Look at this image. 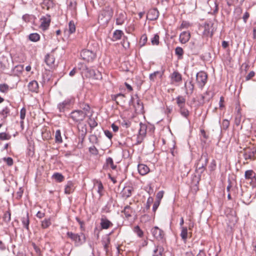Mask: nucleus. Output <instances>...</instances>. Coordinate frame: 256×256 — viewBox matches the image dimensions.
I'll use <instances>...</instances> for the list:
<instances>
[{
  "label": "nucleus",
  "mask_w": 256,
  "mask_h": 256,
  "mask_svg": "<svg viewBox=\"0 0 256 256\" xmlns=\"http://www.w3.org/2000/svg\"><path fill=\"white\" fill-rule=\"evenodd\" d=\"M67 236L74 242L75 246H78L82 245L85 242V236L83 233L80 234H74L72 232H68L66 233Z\"/></svg>",
  "instance_id": "1"
},
{
  "label": "nucleus",
  "mask_w": 256,
  "mask_h": 256,
  "mask_svg": "<svg viewBox=\"0 0 256 256\" xmlns=\"http://www.w3.org/2000/svg\"><path fill=\"white\" fill-rule=\"evenodd\" d=\"M113 16V10L110 7L106 8L102 12L101 14L98 17V20L103 24H107L112 18Z\"/></svg>",
  "instance_id": "2"
},
{
  "label": "nucleus",
  "mask_w": 256,
  "mask_h": 256,
  "mask_svg": "<svg viewBox=\"0 0 256 256\" xmlns=\"http://www.w3.org/2000/svg\"><path fill=\"white\" fill-rule=\"evenodd\" d=\"M80 56L84 60L88 62H90L94 60L96 58V53L92 50H83L80 53Z\"/></svg>",
  "instance_id": "3"
},
{
  "label": "nucleus",
  "mask_w": 256,
  "mask_h": 256,
  "mask_svg": "<svg viewBox=\"0 0 256 256\" xmlns=\"http://www.w3.org/2000/svg\"><path fill=\"white\" fill-rule=\"evenodd\" d=\"M207 78V74L204 72L201 71L196 74V80L198 86L200 88H202L206 84Z\"/></svg>",
  "instance_id": "4"
},
{
  "label": "nucleus",
  "mask_w": 256,
  "mask_h": 256,
  "mask_svg": "<svg viewBox=\"0 0 256 256\" xmlns=\"http://www.w3.org/2000/svg\"><path fill=\"white\" fill-rule=\"evenodd\" d=\"M86 116V112H82V110H76L70 114L71 118L76 122L82 121Z\"/></svg>",
  "instance_id": "5"
},
{
  "label": "nucleus",
  "mask_w": 256,
  "mask_h": 256,
  "mask_svg": "<svg viewBox=\"0 0 256 256\" xmlns=\"http://www.w3.org/2000/svg\"><path fill=\"white\" fill-rule=\"evenodd\" d=\"M151 232L154 238L158 240L163 241L164 239V232L156 226L152 228Z\"/></svg>",
  "instance_id": "6"
},
{
  "label": "nucleus",
  "mask_w": 256,
  "mask_h": 256,
  "mask_svg": "<svg viewBox=\"0 0 256 256\" xmlns=\"http://www.w3.org/2000/svg\"><path fill=\"white\" fill-rule=\"evenodd\" d=\"M244 157L246 160H255V154L256 152V150L254 147L252 148H246L244 149Z\"/></svg>",
  "instance_id": "7"
},
{
  "label": "nucleus",
  "mask_w": 256,
  "mask_h": 256,
  "mask_svg": "<svg viewBox=\"0 0 256 256\" xmlns=\"http://www.w3.org/2000/svg\"><path fill=\"white\" fill-rule=\"evenodd\" d=\"M40 28L42 30H46L50 24V16H43L40 18Z\"/></svg>",
  "instance_id": "8"
},
{
  "label": "nucleus",
  "mask_w": 256,
  "mask_h": 256,
  "mask_svg": "<svg viewBox=\"0 0 256 256\" xmlns=\"http://www.w3.org/2000/svg\"><path fill=\"white\" fill-rule=\"evenodd\" d=\"M71 100L69 99L65 100L58 105V108L60 112H64L66 109L70 108Z\"/></svg>",
  "instance_id": "9"
},
{
  "label": "nucleus",
  "mask_w": 256,
  "mask_h": 256,
  "mask_svg": "<svg viewBox=\"0 0 256 256\" xmlns=\"http://www.w3.org/2000/svg\"><path fill=\"white\" fill-rule=\"evenodd\" d=\"M11 60H9L7 58L3 57L0 61V68L2 70L9 69L11 65Z\"/></svg>",
  "instance_id": "10"
},
{
  "label": "nucleus",
  "mask_w": 256,
  "mask_h": 256,
  "mask_svg": "<svg viewBox=\"0 0 256 256\" xmlns=\"http://www.w3.org/2000/svg\"><path fill=\"white\" fill-rule=\"evenodd\" d=\"M203 159V158L202 157L201 159L200 160L199 162L197 164L196 167V171L197 172L201 174L205 170V166L206 165V164L208 163V160L207 158H204V164L202 163L200 164V162L202 161Z\"/></svg>",
  "instance_id": "11"
},
{
  "label": "nucleus",
  "mask_w": 256,
  "mask_h": 256,
  "mask_svg": "<svg viewBox=\"0 0 256 256\" xmlns=\"http://www.w3.org/2000/svg\"><path fill=\"white\" fill-rule=\"evenodd\" d=\"M159 12L156 8H152L149 10L147 14V18L150 20H154L158 18Z\"/></svg>",
  "instance_id": "12"
},
{
  "label": "nucleus",
  "mask_w": 256,
  "mask_h": 256,
  "mask_svg": "<svg viewBox=\"0 0 256 256\" xmlns=\"http://www.w3.org/2000/svg\"><path fill=\"white\" fill-rule=\"evenodd\" d=\"M82 73L84 74L86 77H94L96 79L98 78V77H96V74L95 70L88 67H84L82 70Z\"/></svg>",
  "instance_id": "13"
},
{
  "label": "nucleus",
  "mask_w": 256,
  "mask_h": 256,
  "mask_svg": "<svg viewBox=\"0 0 256 256\" xmlns=\"http://www.w3.org/2000/svg\"><path fill=\"white\" fill-rule=\"evenodd\" d=\"M146 133V126L145 124L140 123L138 130V138L142 140Z\"/></svg>",
  "instance_id": "14"
},
{
  "label": "nucleus",
  "mask_w": 256,
  "mask_h": 256,
  "mask_svg": "<svg viewBox=\"0 0 256 256\" xmlns=\"http://www.w3.org/2000/svg\"><path fill=\"white\" fill-rule=\"evenodd\" d=\"M100 226L102 229H108L113 226L112 223L106 218H100Z\"/></svg>",
  "instance_id": "15"
},
{
  "label": "nucleus",
  "mask_w": 256,
  "mask_h": 256,
  "mask_svg": "<svg viewBox=\"0 0 256 256\" xmlns=\"http://www.w3.org/2000/svg\"><path fill=\"white\" fill-rule=\"evenodd\" d=\"M208 4L210 8L211 14H216L218 11V4L216 0H208Z\"/></svg>",
  "instance_id": "16"
},
{
  "label": "nucleus",
  "mask_w": 256,
  "mask_h": 256,
  "mask_svg": "<svg viewBox=\"0 0 256 256\" xmlns=\"http://www.w3.org/2000/svg\"><path fill=\"white\" fill-rule=\"evenodd\" d=\"M123 212L127 218H130L132 214L134 212V208L129 205L126 206L124 210L122 212Z\"/></svg>",
  "instance_id": "17"
},
{
  "label": "nucleus",
  "mask_w": 256,
  "mask_h": 256,
  "mask_svg": "<svg viewBox=\"0 0 256 256\" xmlns=\"http://www.w3.org/2000/svg\"><path fill=\"white\" fill-rule=\"evenodd\" d=\"M75 189L74 183L72 181H68L65 186L64 193L66 194H70L72 193Z\"/></svg>",
  "instance_id": "18"
},
{
  "label": "nucleus",
  "mask_w": 256,
  "mask_h": 256,
  "mask_svg": "<svg viewBox=\"0 0 256 256\" xmlns=\"http://www.w3.org/2000/svg\"><path fill=\"white\" fill-rule=\"evenodd\" d=\"M10 104L5 106L0 112V116L3 119L6 118L10 114Z\"/></svg>",
  "instance_id": "19"
},
{
  "label": "nucleus",
  "mask_w": 256,
  "mask_h": 256,
  "mask_svg": "<svg viewBox=\"0 0 256 256\" xmlns=\"http://www.w3.org/2000/svg\"><path fill=\"white\" fill-rule=\"evenodd\" d=\"M190 34L188 32H184L180 36V40L182 44H186L190 38Z\"/></svg>",
  "instance_id": "20"
},
{
  "label": "nucleus",
  "mask_w": 256,
  "mask_h": 256,
  "mask_svg": "<svg viewBox=\"0 0 256 256\" xmlns=\"http://www.w3.org/2000/svg\"><path fill=\"white\" fill-rule=\"evenodd\" d=\"M138 168V172L142 176L146 175L150 172L148 167L144 164H139Z\"/></svg>",
  "instance_id": "21"
},
{
  "label": "nucleus",
  "mask_w": 256,
  "mask_h": 256,
  "mask_svg": "<svg viewBox=\"0 0 256 256\" xmlns=\"http://www.w3.org/2000/svg\"><path fill=\"white\" fill-rule=\"evenodd\" d=\"M184 86L186 88V92L187 94H192L194 90V84L192 81L187 82H185Z\"/></svg>",
  "instance_id": "22"
},
{
  "label": "nucleus",
  "mask_w": 256,
  "mask_h": 256,
  "mask_svg": "<svg viewBox=\"0 0 256 256\" xmlns=\"http://www.w3.org/2000/svg\"><path fill=\"white\" fill-rule=\"evenodd\" d=\"M28 90L32 92H37L38 89V84L36 81L32 80L28 84Z\"/></svg>",
  "instance_id": "23"
},
{
  "label": "nucleus",
  "mask_w": 256,
  "mask_h": 256,
  "mask_svg": "<svg viewBox=\"0 0 256 256\" xmlns=\"http://www.w3.org/2000/svg\"><path fill=\"white\" fill-rule=\"evenodd\" d=\"M152 256H164V248L162 246H158L154 250Z\"/></svg>",
  "instance_id": "24"
},
{
  "label": "nucleus",
  "mask_w": 256,
  "mask_h": 256,
  "mask_svg": "<svg viewBox=\"0 0 256 256\" xmlns=\"http://www.w3.org/2000/svg\"><path fill=\"white\" fill-rule=\"evenodd\" d=\"M212 26L209 24L206 23L204 26V32L203 34L206 36H210L212 35V31L211 30Z\"/></svg>",
  "instance_id": "25"
},
{
  "label": "nucleus",
  "mask_w": 256,
  "mask_h": 256,
  "mask_svg": "<svg viewBox=\"0 0 256 256\" xmlns=\"http://www.w3.org/2000/svg\"><path fill=\"white\" fill-rule=\"evenodd\" d=\"M21 220L24 227L27 230H29L30 218L28 213L22 218Z\"/></svg>",
  "instance_id": "26"
},
{
  "label": "nucleus",
  "mask_w": 256,
  "mask_h": 256,
  "mask_svg": "<svg viewBox=\"0 0 256 256\" xmlns=\"http://www.w3.org/2000/svg\"><path fill=\"white\" fill-rule=\"evenodd\" d=\"M132 192V188L130 186H126L123 188L122 192V194L124 198H126L131 196Z\"/></svg>",
  "instance_id": "27"
},
{
  "label": "nucleus",
  "mask_w": 256,
  "mask_h": 256,
  "mask_svg": "<svg viewBox=\"0 0 256 256\" xmlns=\"http://www.w3.org/2000/svg\"><path fill=\"white\" fill-rule=\"evenodd\" d=\"M54 56L48 54L46 56L45 62L48 66H52L54 64Z\"/></svg>",
  "instance_id": "28"
},
{
  "label": "nucleus",
  "mask_w": 256,
  "mask_h": 256,
  "mask_svg": "<svg viewBox=\"0 0 256 256\" xmlns=\"http://www.w3.org/2000/svg\"><path fill=\"white\" fill-rule=\"evenodd\" d=\"M125 96L124 94H118L112 96V99L115 100L116 102L118 104L120 102H124V98Z\"/></svg>",
  "instance_id": "29"
},
{
  "label": "nucleus",
  "mask_w": 256,
  "mask_h": 256,
  "mask_svg": "<svg viewBox=\"0 0 256 256\" xmlns=\"http://www.w3.org/2000/svg\"><path fill=\"white\" fill-rule=\"evenodd\" d=\"M126 16L123 13L118 14L116 18V24L118 25L122 24L125 20Z\"/></svg>",
  "instance_id": "30"
},
{
  "label": "nucleus",
  "mask_w": 256,
  "mask_h": 256,
  "mask_svg": "<svg viewBox=\"0 0 256 256\" xmlns=\"http://www.w3.org/2000/svg\"><path fill=\"white\" fill-rule=\"evenodd\" d=\"M244 176L246 179H252V180H254L256 182V178L253 170H248L246 171Z\"/></svg>",
  "instance_id": "31"
},
{
  "label": "nucleus",
  "mask_w": 256,
  "mask_h": 256,
  "mask_svg": "<svg viewBox=\"0 0 256 256\" xmlns=\"http://www.w3.org/2000/svg\"><path fill=\"white\" fill-rule=\"evenodd\" d=\"M172 79L175 82H180L182 80L181 74L178 72H174L172 74Z\"/></svg>",
  "instance_id": "32"
},
{
  "label": "nucleus",
  "mask_w": 256,
  "mask_h": 256,
  "mask_svg": "<svg viewBox=\"0 0 256 256\" xmlns=\"http://www.w3.org/2000/svg\"><path fill=\"white\" fill-rule=\"evenodd\" d=\"M52 178L54 179L57 182H62L64 180V176L59 172H56L52 176Z\"/></svg>",
  "instance_id": "33"
},
{
  "label": "nucleus",
  "mask_w": 256,
  "mask_h": 256,
  "mask_svg": "<svg viewBox=\"0 0 256 256\" xmlns=\"http://www.w3.org/2000/svg\"><path fill=\"white\" fill-rule=\"evenodd\" d=\"M123 32L120 30H116L114 32L112 38V40L114 41H116L120 39L122 35L123 34Z\"/></svg>",
  "instance_id": "34"
},
{
  "label": "nucleus",
  "mask_w": 256,
  "mask_h": 256,
  "mask_svg": "<svg viewBox=\"0 0 256 256\" xmlns=\"http://www.w3.org/2000/svg\"><path fill=\"white\" fill-rule=\"evenodd\" d=\"M176 100L178 108L186 106V99L182 96H178Z\"/></svg>",
  "instance_id": "35"
},
{
  "label": "nucleus",
  "mask_w": 256,
  "mask_h": 256,
  "mask_svg": "<svg viewBox=\"0 0 256 256\" xmlns=\"http://www.w3.org/2000/svg\"><path fill=\"white\" fill-rule=\"evenodd\" d=\"M179 112L180 114L184 116V118H188L189 116V111L186 108L185 106H182V107H179Z\"/></svg>",
  "instance_id": "36"
},
{
  "label": "nucleus",
  "mask_w": 256,
  "mask_h": 256,
  "mask_svg": "<svg viewBox=\"0 0 256 256\" xmlns=\"http://www.w3.org/2000/svg\"><path fill=\"white\" fill-rule=\"evenodd\" d=\"M106 166L108 168L110 166L112 170H115L116 168V166L114 164L113 160L110 157L106 160Z\"/></svg>",
  "instance_id": "37"
},
{
  "label": "nucleus",
  "mask_w": 256,
  "mask_h": 256,
  "mask_svg": "<svg viewBox=\"0 0 256 256\" xmlns=\"http://www.w3.org/2000/svg\"><path fill=\"white\" fill-rule=\"evenodd\" d=\"M51 224V220L50 218H46L42 221V228H46L49 227Z\"/></svg>",
  "instance_id": "38"
},
{
  "label": "nucleus",
  "mask_w": 256,
  "mask_h": 256,
  "mask_svg": "<svg viewBox=\"0 0 256 256\" xmlns=\"http://www.w3.org/2000/svg\"><path fill=\"white\" fill-rule=\"evenodd\" d=\"M55 142L56 143H62V142L61 132L60 130H58L56 132Z\"/></svg>",
  "instance_id": "39"
},
{
  "label": "nucleus",
  "mask_w": 256,
  "mask_h": 256,
  "mask_svg": "<svg viewBox=\"0 0 256 256\" xmlns=\"http://www.w3.org/2000/svg\"><path fill=\"white\" fill-rule=\"evenodd\" d=\"M180 236L184 240H186L188 238V230L186 227L182 226Z\"/></svg>",
  "instance_id": "40"
},
{
  "label": "nucleus",
  "mask_w": 256,
  "mask_h": 256,
  "mask_svg": "<svg viewBox=\"0 0 256 256\" xmlns=\"http://www.w3.org/2000/svg\"><path fill=\"white\" fill-rule=\"evenodd\" d=\"M134 232L140 238L142 237L144 232L140 228L139 226H136L134 228Z\"/></svg>",
  "instance_id": "41"
},
{
  "label": "nucleus",
  "mask_w": 256,
  "mask_h": 256,
  "mask_svg": "<svg viewBox=\"0 0 256 256\" xmlns=\"http://www.w3.org/2000/svg\"><path fill=\"white\" fill-rule=\"evenodd\" d=\"M80 108L82 110V112H86V116L90 110V106L86 104H82L80 106Z\"/></svg>",
  "instance_id": "42"
},
{
  "label": "nucleus",
  "mask_w": 256,
  "mask_h": 256,
  "mask_svg": "<svg viewBox=\"0 0 256 256\" xmlns=\"http://www.w3.org/2000/svg\"><path fill=\"white\" fill-rule=\"evenodd\" d=\"M29 38L31 41L37 42L40 39V36L36 33L32 34L29 36Z\"/></svg>",
  "instance_id": "43"
},
{
  "label": "nucleus",
  "mask_w": 256,
  "mask_h": 256,
  "mask_svg": "<svg viewBox=\"0 0 256 256\" xmlns=\"http://www.w3.org/2000/svg\"><path fill=\"white\" fill-rule=\"evenodd\" d=\"M26 114V110L24 108H22L20 111V118L21 119L20 124L22 125L24 124V120L25 118Z\"/></svg>",
  "instance_id": "44"
},
{
  "label": "nucleus",
  "mask_w": 256,
  "mask_h": 256,
  "mask_svg": "<svg viewBox=\"0 0 256 256\" xmlns=\"http://www.w3.org/2000/svg\"><path fill=\"white\" fill-rule=\"evenodd\" d=\"M151 42L152 45H158L159 44V36L158 34H155L151 38Z\"/></svg>",
  "instance_id": "45"
},
{
  "label": "nucleus",
  "mask_w": 256,
  "mask_h": 256,
  "mask_svg": "<svg viewBox=\"0 0 256 256\" xmlns=\"http://www.w3.org/2000/svg\"><path fill=\"white\" fill-rule=\"evenodd\" d=\"M3 218H4V221L8 223L10 221V220H11L10 212L9 210L6 212L4 213V216H3Z\"/></svg>",
  "instance_id": "46"
},
{
  "label": "nucleus",
  "mask_w": 256,
  "mask_h": 256,
  "mask_svg": "<svg viewBox=\"0 0 256 256\" xmlns=\"http://www.w3.org/2000/svg\"><path fill=\"white\" fill-rule=\"evenodd\" d=\"M9 90V86L5 84H0V91L3 93H6Z\"/></svg>",
  "instance_id": "47"
},
{
  "label": "nucleus",
  "mask_w": 256,
  "mask_h": 256,
  "mask_svg": "<svg viewBox=\"0 0 256 256\" xmlns=\"http://www.w3.org/2000/svg\"><path fill=\"white\" fill-rule=\"evenodd\" d=\"M148 40L147 36L146 34H143L140 40L139 44L140 46H143L145 45L146 43V42Z\"/></svg>",
  "instance_id": "48"
},
{
  "label": "nucleus",
  "mask_w": 256,
  "mask_h": 256,
  "mask_svg": "<svg viewBox=\"0 0 256 256\" xmlns=\"http://www.w3.org/2000/svg\"><path fill=\"white\" fill-rule=\"evenodd\" d=\"M96 186H98V192L100 194V196L102 195V190L104 189V186L101 182H97Z\"/></svg>",
  "instance_id": "49"
},
{
  "label": "nucleus",
  "mask_w": 256,
  "mask_h": 256,
  "mask_svg": "<svg viewBox=\"0 0 256 256\" xmlns=\"http://www.w3.org/2000/svg\"><path fill=\"white\" fill-rule=\"evenodd\" d=\"M10 136L6 134V132H2L0 133V140H8L10 139Z\"/></svg>",
  "instance_id": "50"
},
{
  "label": "nucleus",
  "mask_w": 256,
  "mask_h": 256,
  "mask_svg": "<svg viewBox=\"0 0 256 256\" xmlns=\"http://www.w3.org/2000/svg\"><path fill=\"white\" fill-rule=\"evenodd\" d=\"M89 152L90 153L94 155H97L98 154V151L95 146H92L90 147Z\"/></svg>",
  "instance_id": "51"
},
{
  "label": "nucleus",
  "mask_w": 256,
  "mask_h": 256,
  "mask_svg": "<svg viewBox=\"0 0 256 256\" xmlns=\"http://www.w3.org/2000/svg\"><path fill=\"white\" fill-rule=\"evenodd\" d=\"M69 32L70 34L74 32L76 30V26L74 22H70L69 23Z\"/></svg>",
  "instance_id": "52"
},
{
  "label": "nucleus",
  "mask_w": 256,
  "mask_h": 256,
  "mask_svg": "<svg viewBox=\"0 0 256 256\" xmlns=\"http://www.w3.org/2000/svg\"><path fill=\"white\" fill-rule=\"evenodd\" d=\"M176 54L178 56H182L184 54V50L180 47H177L175 50Z\"/></svg>",
  "instance_id": "53"
},
{
  "label": "nucleus",
  "mask_w": 256,
  "mask_h": 256,
  "mask_svg": "<svg viewBox=\"0 0 256 256\" xmlns=\"http://www.w3.org/2000/svg\"><path fill=\"white\" fill-rule=\"evenodd\" d=\"M230 126V122L227 120H224L222 123V128L224 130H226Z\"/></svg>",
  "instance_id": "54"
},
{
  "label": "nucleus",
  "mask_w": 256,
  "mask_h": 256,
  "mask_svg": "<svg viewBox=\"0 0 256 256\" xmlns=\"http://www.w3.org/2000/svg\"><path fill=\"white\" fill-rule=\"evenodd\" d=\"M32 18H33L32 16H30V15L26 14H24L23 16L22 19L26 22H29L31 20H32Z\"/></svg>",
  "instance_id": "55"
},
{
  "label": "nucleus",
  "mask_w": 256,
  "mask_h": 256,
  "mask_svg": "<svg viewBox=\"0 0 256 256\" xmlns=\"http://www.w3.org/2000/svg\"><path fill=\"white\" fill-rule=\"evenodd\" d=\"M164 192L162 190L160 191L157 193L156 196L157 202H160V200H161V199L162 198V197L164 196Z\"/></svg>",
  "instance_id": "56"
},
{
  "label": "nucleus",
  "mask_w": 256,
  "mask_h": 256,
  "mask_svg": "<svg viewBox=\"0 0 256 256\" xmlns=\"http://www.w3.org/2000/svg\"><path fill=\"white\" fill-rule=\"evenodd\" d=\"M89 124L91 128H95L97 126L98 124L93 118H90Z\"/></svg>",
  "instance_id": "57"
},
{
  "label": "nucleus",
  "mask_w": 256,
  "mask_h": 256,
  "mask_svg": "<svg viewBox=\"0 0 256 256\" xmlns=\"http://www.w3.org/2000/svg\"><path fill=\"white\" fill-rule=\"evenodd\" d=\"M190 26V24L189 22H186V21H183L180 25V28L181 29L188 28Z\"/></svg>",
  "instance_id": "58"
},
{
  "label": "nucleus",
  "mask_w": 256,
  "mask_h": 256,
  "mask_svg": "<svg viewBox=\"0 0 256 256\" xmlns=\"http://www.w3.org/2000/svg\"><path fill=\"white\" fill-rule=\"evenodd\" d=\"M159 73H160L159 72L157 71V72H154L152 74H151L150 75V80L154 81L157 74H158Z\"/></svg>",
  "instance_id": "59"
},
{
  "label": "nucleus",
  "mask_w": 256,
  "mask_h": 256,
  "mask_svg": "<svg viewBox=\"0 0 256 256\" xmlns=\"http://www.w3.org/2000/svg\"><path fill=\"white\" fill-rule=\"evenodd\" d=\"M255 73L254 71H251L249 72V74L246 76V80H248L253 78L254 76Z\"/></svg>",
  "instance_id": "60"
},
{
  "label": "nucleus",
  "mask_w": 256,
  "mask_h": 256,
  "mask_svg": "<svg viewBox=\"0 0 256 256\" xmlns=\"http://www.w3.org/2000/svg\"><path fill=\"white\" fill-rule=\"evenodd\" d=\"M250 16V14L248 12H246L243 16L242 18L244 22L246 23L247 22L248 18Z\"/></svg>",
  "instance_id": "61"
},
{
  "label": "nucleus",
  "mask_w": 256,
  "mask_h": 256,
  "mask_svg": "<svg viewBox=\"0 0 256 256\" xmlns=\"http://www.w3.org/2000/svg\"><path fill=\"white\" fill-rule=\"evenodd\" d=\"M152 202V198H149L147 200L146 208V209H149L150 206V204Z\"/></svg>",
  "instance_id": "62"
},
{
  "label": "nucleus",
  "mask_w": 256,
  "mask_h": 256,
  "mask_svg": "<svg viewBox=\"0 0 256 256\" xmlns=\"http://www.w3.org/2000/svg\"><path fill=\"white\" fill-rule=\"evenodd\" d=\"M104 134L110 139H111L112 137V134L109 130H105Z\"/></svg>",
  "instance_id": "63"
},
{
  "label": "nucleus",
  "mask_w": 256,
  "mask_h": 256,
  "mask_svg": "<svg viewBox=\"0 0 256 256\" xmlns=\"http://www.w3.org/2000/svg\"><path fill=\"white\" fill-rule=\"evenodd\" d=\"M235 124L237 126H239L240 122V116L238 115L235 118Z\"/></svg>",
  "instance_id": "64"
}]
</instances>
